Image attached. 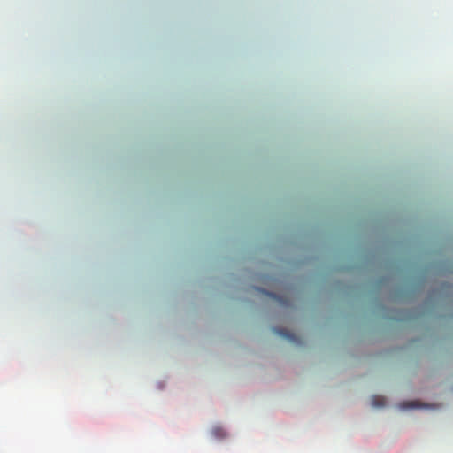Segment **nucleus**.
I'll return each mask as SVG.
<instances>
[{"label": "nucleus", "instance_id": "f257e3e1", "mask_svg": "<svg viewBox=\"0 0 453 453\" xmlns=\"http://www.w3.org/2000/svg\"><path fill=\"white\" fill-rule=\"evenodd\" d=\"M402 407L403 409L416 408L417 407V403L416 402H404L402 404Z\"/></svg>", "mask_w": 453, "mask_h": 453}, {"label": "nucleus", "instance_id": "f03ea898", "mask_svg": "<svg viewBox=\"0 0 453 453\" xmlns=\"http://www.w3.org/2000/svg\"><path fill=\"white\" fill-rule=\"evenodd\" d=\"M213 434L217 437H222L224 436V431L221 428L216 427L213 429Z\"/></svg>", "mask_w": 453, "mask_h": 453}, {"label": "nucleus", "instance_id": "7ed1b4c3", "mask_svg": "<svg viewBox=\"0 0 453 453\" xmlns=\"http://www.w3.org/2000/svg\"><path fill=\"white\" fill-rule=\"evenodd\" d=\"M373 405L374 406H377V407H380V406H383L384 405V399L381 398L380 399V402L378 403L377 402V396L373 397V402H372Z\"/></svg>", "mask_w": 453, "mask_h": 453}, {"label": "nucleus", "instance_id": "20e7f679", "mask_svg": "<svg viewBox=\"0 0 453 453\" xmlns=\"http://www.w3.org/2000/svg\"><path fill=\"white\" fill-rule=\"evenodd\" d=\"M259 290H260L262 293H264V294H265V295H267V296H269L276 297V296H275V295H273V294H272V293H270V292L265 291V290L260 289V288H259Z\"/></svg>", "mask_w": 453, "mask_h": 453}]
</instances>
